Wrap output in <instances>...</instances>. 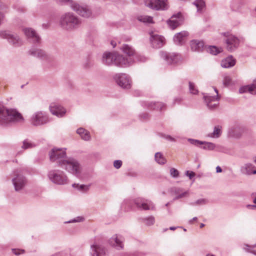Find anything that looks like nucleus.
<instances>
[{
  "label": "nucleus",
  "instance_id": "1",
  "mask_svg": "<svg viewBox=\"0 0 256 256\" xmlns=\"http://www.w3.org/2000/svg\"><path fill=\"white\" fill-rule=\"evenodd\" d=\"M68 172L72 174L80 180L86 181L90 178L88 172L76 159L68 157L60 162V166Z\"/></svg>",
  "mask_w": 256,
  "mask_h": 256
},
{
  "label": "nucleus",
  "instance_id": "2",
  "mask_svg": "<svg viewBox=\"0 0 256 256\" xmlns=\"http://www.w3.org/2000/svg\"><path fill=\"white\" fill-rule=\"evenodd\" d=\"M24 121L22 114L15 108H7L0 103V126L6 127Z\"/></svg>",
  "mask_w": 256,
  "mask_h": 256
},
{
  "label": "nucleus",
  "instance_id": "3",
  "mask_svg": "<svg viewBox=\"0 0 256 256\" xmlns=\"http://www.w3.org/2000/svg\"><path fill=\"white\" fill-rule=\"evenodd\" d=\"M132 61L130 58L125 60V57L117 52H105L102 56V62L107 66L114 64L117 66L125 68L129 66V64Z\"/></svg>",
  "mask_w": 256,
  "mask_h": 256
},
{
  "label": "nucleus",
  "instance_id": "4",
  "mask_svg": "<svg viewBox=\"0 0 256 256\" xmlns=\"http://www.w3.org/2000/svg\"><path fill=\"white\" fill-rule=\"evenodd\" d=\"M59 24L62 28L71 31L80 27L82 20L74 13L67 12L60 16Z\"/></svg>",
  "mask_w": 256,
  "mask_h": 256
},
{
  "label": "nucleus",
  "instance_id": "5",
  "mask_svg": "<svg viewBox=\"0 0 256 256\" xmlns=\"http://www.w3.org/2000/svg\"><path fill=\"white\" fill-rule=\"evenodd\" d=\"M48 180L56 185H66L69 183V179L64 172L58 169L50 170L47 174Z\"/></svg>",
  "mask_w": 256,
  "mask_h": 256
},
{
  "label": "nucleus",
  "instance_id": "6",
  "mask_svg": "<svg viewBox=\"0 0 256 256\" xmlns=\"http://www.w3.org/2000/svg\"><path fill=\"white\" fill-rule=\"evenodd\" d=\"M50 162H56L60 166V162L66 160V148H54L48 153Z\"/></svg>",
  "mask_w": 256,
  "mask_h": 256
},
{
  "label": "nucleus",
  "instance_id": "7",
  "mask_svg": "<svg viewBox=\"0 0 256 256\" xmlns=\"http://www.w3.org/2000/svg\"><path fill=\"white\" fill-rule=\"evenodd\" d=\"M159 56L168 64H175L179 63L182 60L180 54L176 52H169L160 50L159 52Z\"/></svg>",
  "mask_w": 256,
  "mask_h": 256
},
{
  "label": "nucleus",
  "instance_id": "8",
  "mask_svg": "<svg viewBox=\"0 0 256 256\" xmlns=\"http://www.w3.org/2000/svg\"><path fill=\"white\" fill-rule=\"evenodd\" d=\"M30 122L34 126H40L50 122L48 114L43 111H38L34 113L30 118Z\"/></svg>",
  "mask_w": 256,
  "mask_h": 256
},
{
  "label": "nucleus",
  "instance_id": "9",
  "mask_svg": "<svg viewBox=\"0 0 256 256\" xmlns=\"http://www.w3.org/2000/svg\"><path fill=\"white\" fill-rule=\"evenodd\" d=\"M114 78L116 84L124 89L130 88L132 81L130 77L124 73L116 74L114 76Z\"/></svg>",
  "mask_w": 256,
  "mask_h": 256
},
{
  "label": "nucleus",
  "instance_id": "10",
  "mask_svg": "<svg viewBox=\"0 0 256 256\" xmlns=\"http://www.w3.org/2000/svg\"><path fill=\"white\" fill-rule=\"evenodd\" d=\"M134 203L137 208L141 210H155V205L154 203L148 199L143 198H138L134 200Z\"/></svg>",
  "mask_w": 256,
  "mask_h": 256
},
{
  "label": "nucleus",
  "instance_id": "11",
  "mask_svg": "<svg viewBox=\"0 0 256 256\" xmlns=\"http://www.w3.org/2000/svg\"><path fill=\"white\" fill-rule=\"evenodd\" d=\"M71 8L82 17L86 18L92 17V10L86 6L80 5L76 2L75 4H72Z\"/></svg>",
  "mask_w": 256,
  "mask_h": 256
},
{
  "label": "nucleus",
  "instance_id": "12",
  "mask_svg": "<svg viewBox=\"0 0 256 256\" xmlns=\"http://www.w3.org/2000/svg\"><path fill=\"white\" fill-rule=\"evenodd\" d=\"M0 37L7 40L9 43L16 46H19L22 44V40L16 34L8 30L0 31Z\"/></svg>",
  "mask_w": 256,
  "mask_h": 256
},
{
  "label": "nucleus",
  "instance_id": "13",
  "mask_svg": "<svg viewBox=\"0 0 256 256\" xmlns=\"http://www.w3.org/2000/svg\"><path fill=\"white\" fill-rule=\"evenodd\" d=\"M12 181L16 192H20L23 190L26 184V178L17 172H14Z\"/></svg>",
  "mask_w": 256,
  "mask_h": 256
},
{
  "label": "nucleus",
  "instance_id": "14",
  "mask_svg": "<svg viewBox=\"0 0 256 256\" xmlns=\"http://www.w3.org/2000/svg\"><path fill=\"white\" fill-rule=\"evenodd\" d=\"M168 0H146L145 5L152 10H166L168 8Z\"/></svg>",
  "mask_w": 256,
  "mask_h": 256
},
{
  "label": "nucleus",
  "instance_id": "15",
  "mask_svg": "<svg viewBox=\"0 0 256 256\" xmlns=\"http://www.w3.org/2000/svg\"><path fill=\"white\" fill-rule=\"evenodd\" d=\"M150 34V42L152 48L158 49L165 44L166 39L162 36L152 32Z\"/></svg>",
  "mask_w": 256,
  "mask_h": 256
},
{
  "label": "nucleus",
  "instance_id": "16",
  "mask_svg": "<svg viewBox=\"0 0 256 256\" xmlns=\"http://www.w3.org/2000/svg\"><path fill=\"white\" fill-rule=\"evenodd\" d=\"M222 34L226 38V42L228 50L232 52L238 46L240 40L238 38L230 34L228 32L222 33Z\"/></svg>",
  "mask_w": 256,
  "mask_h": 256
},
{
  "label": "nucleus",
  "instance_id": "17",
  "mask_svg": "<svg viewBox=\"0 0 256 256\" xmlns=\"http://www.w3.org/2000/svg\"><path fill=\"white\" fill-rule=\"evenodd\" d=\"M124 238L121 234H115L108 240V244L117 250H122L124 247Z\"/></svg>",
  "mask_w": 256,
  "mask_h": 256
},
{
  "label": "nucleus",
  "instance_id": "18",
  "mask_svg": "<svg viewBox=\"0 0 256 256\" xmlns=\"http://www.w3.org/2000/svg\"><path fill=\"white\" fill-rule=\"evenodd\" d=\"M214 90L216 94V96H210L208 94H204V102L209 109L212 110L216 108L218 104L219 97L218 96V90L216 88H214Z\"/></svg>",
  "mask_w": 256,
  "mask_h": 256
},
{
  "label": "nucleus",
  "instance_id": "19",
  "mask_svg": "<svg viewBox=\"0 0 256 256\" xmlns=\"http://www.w3.org/2000/svg\"><path fill=\"white\" fill-rule=\"evenodd\" d=\"M90 254L91 256H108L106 249L103 246L94 244L90 246Z\"/></svg>",
  "mask_w": 256,
  "mask_h": 256
},
{
  "label": "nucleus",
  "instance_id": "20",
  "mask_svg": "<svg viewBox=\"0 0 256 256\" xmlns=\"http://www.w3.org/2000/svg\"><path fill=\"white\" fill-rule=\"evenodd\" d=\"M50 112L58 118H62L66 113V110L60 104L57 103H52L49 106Z\"/></svg>",
  "mask_w": 256,
  "mask_h": 256
},
{
  "label": "nucleus",
  "instance_id": "21",
  "mask_svg": "<svg viewBox=\"0 0 256 256\" xmlns=\"http://www.w3.org/2000/svg\"><path fill=\"white\" fill-rule=\"evenodd\" d=\"M141 105L144 108L162 110L165 108V104L161 102H142Z\"/></svg>",
  "mask_w": 256,
  "mask_h": 256
},
{
  "label": "nucleus",
  "instance_id": "22",
  "mask_svg": "<svg viewBox=\"0 0 256 256\" xmlns=\"http://www.w3.org/2000/svg\"><path fill=\"white\" fill-rule=\"evenodd\" d=\"M182 14L178 12L176 14H174L171 18L167 21V23L171 29L174 30L178 26L182 24Z\"/></svg>",
  "mask_w": 256,
  "mask_h": 256
},
{
  "label": "nucleus",
  "instance_id": "23",
  "mask_svg": "<svg viewBox=\"0 0 256 256\" xmlns=\"http://www.w3.org/2000/svg\"><path fill=\"white\" fill-rule=\"evenodd\" d=\"M24 33L28 38L34 44H39L40 38L36 31L32 28H26L24 30Z\"/></svg>",
  "mask_w": 256,
  "mask_h": 256
},
{
  "label": "nucleus",
  "instance_id": "24",
  "mask_svg": "<svg viewBox=\"0 0 256 256\" xmlns=\"http://www.w3.org/2000/svg\"><path fill=\"white\" fill-rule=\"evenodd\" d=\"M172 194L174 196V200L188 197L189 195V190H185L180 188H173L171 190Z\"/></svg>",
  "mask_w": 256,
  "mask_h": 256
},
{
  "label": "nucleus",
  "instance_id": "25",
  "mask_svg": "<svg viewBox=\"0 0 256 256\" xmlns=\"http://www.w3.org/2000/svg\"><path fill=\"white\" fill-rule=\"evenodd\" d=\"M188 32L186 31H182L174 35L173 41L174 44L182 46L185 44L188 39Z\"/></svg>",
  "mask_w": 256,
  "mask_h": 256
},
{
  "label": "nucleus",
  "instance_id": "26",
  "mask_svg": "<svg viewBox=\"0 0 256 256\" xmlns=\"http://www.w3.org/2000/svg\"><path fill=\"white\" fill-rule=\"evenodd\" d=\"M30 55L43 60L48 59V56L46 52L42 49L32 46L28 51Z\"/></svg>",
  "mask_w": 256,
  "mask_h": 256
},
{
  "label": "nucleus",
  "instance_id": "27",
  "mask_svg": "<svg viewBox=\"0 0 256 256\" xmlns=\"http://www.w3.org/2000/svg\"><path fill=\"white\" fill-rule=\"evenodd\" d=\"M120 48L128 56L125 58V60L130 58L132 60V61L129 64V66L132 64L134 62V50L132 46L128 44H123Z\"/></svg>",
  "mask_w": 256,
  "mask_h": 256
},
{
  "label": "nucleus",
  "instance_id": "28",
  "mask_svg": "<svg viewBox=\"0 0 256 256\" xmlns=\"http://www.w3.org/2000/svg\"><path fill=\"white\" fill-rule=\"evenodd\" d=\"M240 172L243 174L251 175L256 174L255 166L251 163H246L240 167Z\"/></svg>",
  "mask_w": 256,
  "mask_h": 256
},
{
  "label": "nucleus",
  "instance_id": "29",
  "mask_svg": "<svg viewBox=\"0 0 256 256\" xmlns=\"http://www.w3.org/2000/svg\"><path fill=\"white\" fill-rule=\"evenodd\" d=\"M190 45L192 51L198 52L202 51L204 46V44L202 40H191Z\"/></svg>",
  "mask_w": 256,
  "mask_h": 256
},
{
  "label": "nucleus",
  "instance_id": "30",
  "mask_svg": "<svg viewBox=\"0 0 256 256\" xmlns=\"http://www.w3.org/2000/svg\"><path fill=\"white\" fill-rule=\"evenodd\" d=\"M240 93L248 92L252 94H256V80L254 83L243 86L239 89Z\"/></svg>",
  "mask_w": 256,
  "mask_h": 256
},
{
  "label": "nucleus",
  "instance_id": "31",
  "mask_svg": "<svg viewBox=\"0 0 256 256\" xmlns=\"http://www.w3.org/2000/svg\"><path fill=\"white\" fill-rule=\"evenodd\" d=\"M192 4L196 8V12L202 14L206 8V4L204 0H195Z\"/></svg>",
  "mask_w": 256,
  "mask_h": 256
},
{
  "label": "nucleus",
  "instance_id": "32",
  "mask_svg": "<svg viewBox=\"0 0 256 256\" xmlns=\"http://www.w3.org/2000/svg\"><path fill=\"white\" fill-rule=\"evenodd\" d=\"M76 134H78L81 138L84 140L88 141L90 140L91 136L90 132L83 128H80L76 130Z\"/></svg>",
  "mask_w": 256,
  "mask_h": 256
},
{
  "label": "nucleus",
  "instance_id": "33",
  "mask_svg": "<svg viewBox=\"0 0 256 256\" xmlns=\"http://www.w3.org/2000/svg\"><path fill=\"white\" fill-rule=\"evenodd\" d=\"M236 64V60L232 56H228L221 62V66L224 68H230Z\"/></svg>",
  "mask_w": 256,
  "mask_h": 256
},
{
  "label": "nucleus",
  "instance_id": "34",
  "mask_svg": "<svg viewBox=\"0 0 256 256\" xmlns=\"http://www.w3.org/2000/svg\"><path fill=\"white\" fill-rule=\"evenodd\" d=\"M72 187L75 189H76L78 191L82 192H86L90 189L91 184H74Z\"/></svg>",
  "mask_w": 256,
  "mask_h": 256
},
{
  "label": "nucleus",
  "instance_id": "35",
  "mask_svg": "<svg viewBox=\"0 0 256 256\" xmlns=\"http://www.w3.org/2000/svg\"><path fill=\"white\" fill-rule=\"evenodd\" d=\"M137 20L142 22L145 24H152L153 18L152 17L146 15H140L137 16Z\"/></svg>",
  "mask_w": 256,
  "mask_h": 256
},
{
  "label": "nucleus",
  "instance_id": "36",
  "mask_svg": "<svg viewBox=\"0 0 256 256\" xmlns=\"http://www.w3.org/2000/svg\"><path fill=\"white\" fill-rule=\"evenodd\" d=\"M221 134L222 126H217L214 128V132H212L209 133L208 134V136L212 138H218L220 136Z\"/></svg>",
  "mask_w": 256,
  "mask_h": 256
},
{
  "label": "nucleus",
  "instance_id": "37",
  "mask_svg": "<svg viewBox=\"0 0 256 256\" xmlns=\"http://www.w3.org/2000/svg\"><path fill=\"white\" fill-rule=\"evenodd\" d=\"M132 202L130 200H124L121 204V209L124 212H128L132 208Z\"/></svg>",
  "mask_w": 256,
  "mask_h": 256
},
{
  "label": "nucleus",
  "instance_id": "38",
  "mask_svg": "<svg viewBox=\"0 0 256 256\" xmlns=\"http://www.w3.org/2000/svg\"><path fill=\"white\" fill-rule=\"evenodd\" d=\"M208 202V200L206 198H200L194 202H190L189 204L191 206H200L206 205Z\"/></svg>",
  "mask_w": 256,
  "mask_h": 256
},
{
  "label": "nucleus",
  "instance_id": "39",
  "mask_svg": "<svg viewBox=\"0 0 256 256\" xmlns=\"http://www.w3.org/2000/svg\"><path fill=\"white\" fill-rule=\"evenodd\" d=\"M36 146V144L32 142L31 140H26L23 142L22 146V148L23 149L26 150L28 148H32L35 147Z\"/></svg>",
  "mask_w": 256,
  "mask_h": 256
},
{
  "label": "nucleus",
  "instance_id": "40",
  "mask_svg": "<svg viewBox=\"0 0 256 256\" xmlns=\"http://www.w3.org/2000/svg\"><path fill=\"white\" fill-rule=\"evenodd\" d=\"M142 221L144 223L146 226L153 225L155 222V218L153 216H149L142 218Z\"/></svg>",
  "mask_w": 256,
  "mask_h": 256
},
{
  "label": "nucleus",
  "instance_id": "41",
  "mask_svg": "<svg viewBox=\"0 0 256 256\" xmlns=\"http://www.w3.org/2000/svg\"><path fill=\"white\" fill-rule=\"evenodd\" d=\"M155 160L156 161L160 164H164L166 162V160L162 156L160 152H156L155 154Z\"/></svg>",
  "mask_w": 256,
  "mask_h": 256
},
{
  "label": "nucleus",
  "instance_id": "42",
  "mask_svg": "<svg viewBox=\"0 0 256 256\" xmlns=\"http://www.w3.org/2000/svg\"><path fill=\"white\" fill-rule=\"evenodd\" d=\"M240 128L238 126H234L232 127L228 130V134L232 137H238V134H236V132L240 131Z\"/></svg>",
  "mask_w": 256,
  "mask_h": 256
},
{
  "label": "nucleus",
  "instance_id": "43",
  "mask_svg": "<svg viewBox=\"0 0 256 256\" xmlns=\"http://www.w3.org/2000/svg\"><path fill=\"white\" fill-rule=\"evenodd\" d=\"M202 145L203 146H201L200 148L204 150H213L216 147V146L214 144L209 142H204V144H202Z\"/></svg>",
  "mask_w": 256,
  "mask_h": 256
},
{
  "label": "nucleus",
  "instance_id": "44",
  "mask_svg": "<svg viewBox=\"0 0 256 256\" xmlns=\"http://www.w3.org/2000/svg\"><path fill=\"white\" fill-rule=\"evenodd\" d=\"M208 51L212 54L216 55L222 51V48L215 46H210L208 48Z\"/></svg>",
  "mask_w": 256,
  "mask_h": 256
},
{
  "label": "nucleus",
  "instance_id": "45",
  "mask_svg": "<svg viewBox=\"0 0 256 256\" xmlns=\"http://www.w3.org/2000/svg\"><path fill=\"white\" fill-rule=\"evenodd\" d=\"M189 90L192 94H196L198 93V90L196 88L194 83L189 82Z\"/></svg>",
  "mask_w": 256,
  "mask_h": 256
},
{
  "label": "nucleus",
  "instance_id": "46",
  "mask_svg": "<svg viewBox=\"0 0 256 256\" xmlns=\"http://www.w3.org/2000/svg\"><path fill=\"white\" fill-rule=\"evenodd\" d=\"M188 142L192 145L198 146L202 144H204V142L200 141L199 140H194L192 138H188Z\"/></svg>",
  "mask_w": 256,
  "mask_h": 256
},
{
  "label": "nucleus",
  "instance_id": "47",
  "mask_svg": "<svg viewBox=\"0 0 256 256\" xmlns=\"http://www.w3.org/2000/svg\"><path fill=\"white\" fill-rule=\"evenodd\" d=\"M56 2L61 5L66 4H70V6L72 4H75V2H74L72 0H56Z\"/></svg>",
  "mask_w": 256,
  "mask_h": 256
},
{
  "label": "nucleus",
  "instance_id": "48",
  "mask_svg": "<svg viewBox=\"0 0 256 256\" xmlns=\"http://www.w3.org/2000/svg\"><path fill=\"white\" fill-rule=\"evenodd\" d=\"M84 218L82 217L78 216L68 221L64 222V224H69V223H73V222H78L82 221Z\"/></svg>",
  "mask_w": 256,
  "mask_h": 256
},
{
  "label": "nucleus",
  "instance_id": "49",
  "mask_svg": "<svg viewBox=\"0 0 256 256\" xmlns=\"http://www.w3.org/2000/svg\"><path fill=\"white\" fill-rule=\"evenodd\" d=\"M170 174L172 177L176 178L178 176L179 172L176 169L174 168H171L170 169Z\"/></svg>",
  "mask_w": 256,
  "mask_h": 256
},
{
  "label": "nucleus",
  "instance_id": "50",
  "mask_svg": "<svg viewBox=\"0 0 256 256\" xmlns=\"http://www.w3.org/2000/svg\"><path fill=\"white\" fill-rule=\"evenodd\" d=\"M160 136L168 141L174 142L176 141V139L171 136L170 135L165 134H160Z\"/></svg>",
  "mask_w": 256,
  "mask_h": 256
},
{
  "label": "nucleus",
  "instance_id": "51",
  "mask_svg": "<svg viewBox=\"0 0 256 256\" xmlns=\"http://www.w3.org/2000/svg\"><path fill=\"white\" fill-rule=\"evenodd\" d=\"M231 79L228 76L226 75L224 77L223 84L226 86H228L230 84Z\"/></svg>",
  "mask_w": 256,
  "mask_h": 256
},
{
  "label": "nucleus",
  "instance_id": "52",
  "mask_svg": "<svg viewBox=\"0 0 256 256\" xmlns=\"http://www.w3.org/2000/svg\"><path fill=\"white\" fill-rule=\"evenodd\" d=\"M122 165V161L120 160H116L114 162V166L116 168H120Z\"/></svg>",
  "mask_w": 256,
  "mask_h": 256
},
{
  "label": "nucleus",
  "instance_id": "53",
  "mask_svg": "<svg viewBox=\"0 0 256 256\" xmlns=\"http://www.w3.org/2000/svg\"><path fill=\"white\" fill-rule=\"evenodd\" d=\"M252 248L251 246H250V245H248L246 244H244L243 246V249L245 251L250 252V253H252V252H253V250H252Z\"/></svg>",
  "mask_w": 256,
  "mask_h": 256
},
{
  "label": "nucleus",
  "instance_id": "54",
  "mask_svg": "<svg viewBox=\"0 0 256 256\" xmlns=\"http://www.w3.org/2000/svg\"><path fill=\"white\" fill-rule=\"evenodd\" d=\"M12 252L14 254L18 256L20 254L24 253V250L12 248Z\"/></svg>",
  "mask_w": 256,
  "mask_h": 256
},
{
  "label": "nucleus",
  "instance_id": "55",
  "mask_svg": "<svg viewBox=\"0 0 256 256\" xmlns=\"http://www.w3.org/2000/svg\"><path fill=\"white\" fill-rule=\"evenodd\" d=\"M186 175L188 176L190 179L192 180L195 176V173L193 172L187 170L186 172Z\"/></svg>",
  "mask_w": 256,
  "mask_h": 256
},
{
  "label": "nucleus",
  "instance_id": "56",
  "mask_svg": "<svg viewBox=\"0 0 256 256\" xmlns=\"http://www.w3.org/2000/svg\"><path fill=\"white\" fill-rule=\"evenodd\" d=\"M140 117L142 120H146L148 118L149 115L148 113L144 112L140 114Z\"/></svg>",
  "mask_w": 256,
  "mask_h": 256
},
{
  "label": "nucleus",
  "instance_id": "57",
  "mask_svg": "<svg viewBox=\"0 0 256 256\" xmlns=\"http://www.w3.org/2000/svg\"><path fill=\"white\" fill-rule=\"evenodd\" d=\"M182 101V98L180 97H177L174 100V104H180Z\"/></svg>",
  "mask_w": 256,
  "mask_h": 256
},
{
  "label": "nucleus",
  "instance_id": "58",
  "mask_svg": "<svg viewBox=\"0 0 256 256\" xmlns=\"http://www.w3.org/2000/svg\"><path fill=\"white\" fill-rule=\"evenodd\" d=\"M16 8L18 12H24L26 10L25 8L23 6H18Z\"/></svg>",
  "mask_w": 256,
  "mask_h": 256
},
{
  "label": "nucleus",
  "instance_id": "59",
  "mask_svg": "<svg viewBox=\"0 0 256 256\" xmlns=\"http://www.w3.org/2000/svg\"><path fill=\"white\" fill-rule=\"evenodd\" d=\"M246 208L250 210H254L256 208V204H248Z\"/></svg>",
  "mask_w": 256,
  "mask_h": 256
},
{
  "label": "nucleus",
  "instance_id": "60",
  "mask_svg": "<svg viewBox=\"0 0 256 256\" xmlns=\"http://www.w3.org/2000/svg\"><path fill=\"white\" fill-rule=\"evenodd\" d=\"M144 254L142 252H136L133 254V256H143Z\"/></svg>",
  "mask_w": 256,
  "mask_h": 256
},
{
  "label": "nucleus",
  "instance_id": "61",
  "mask_svg": "<svg viewBox=\"0 0 256 256\" xmlns=\"http://www.w3.org/2000/svg\"><path fill=\"white\" fill-rule=\"evenodd\" d=\"M252 197L253 198V202L256 204V192L252 194Z\"/></svg>",
  "mask_w": 256,
  "mask_h": 256
},
{
  "label": "nucleus",
  "instance_id": "62",
  "mask_svg": "<svg viewBox=\"0 0 256 256\" xmlns=\"http://www.w3.org/2000/svg\"><path fill=\"white\" fill-rule=\"evenodd\" d=\"M146 58H145L144 56H140V58H138V60L142 62H144L146 60Z\"/></svg>",
  "mask_w": 256,
  "mask_h": 256
},
{
  "label": "nucleus",
  "instance_id": "63",
  "mask_svg": "<svg viewBox=\"0 0 256 256\" xmlns=\"http://www.w3.org/2000/svg\"><path fill=\"white\" fill-rule=\"evenodd\" d=\"M197 219V217H194L192 219L190 220L188 222L190 224H192L193 223V222L196 220Z\"/></svg>",
  "mask_w": 256,
  "mask_h": 256
},
{
  "label": "nucleus",
  "instance_id": "64",
  "mask_svg": "<svg viewBox=\"0 0 256 256\" xmlns=\"http://www.w3.org/2000/svg\"><path fill=\"white\" fill-rule=\"evenodd\" d=\"M222 172V170L220 166H217L216 167V172Z\"/></svg>",
  "mask_w": 256,
  "mask_h": 256
}]
</instances>
